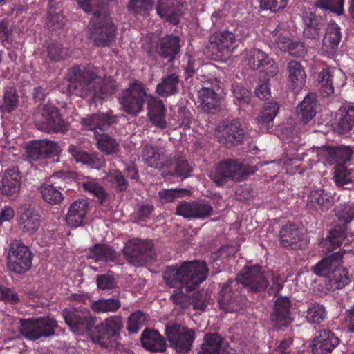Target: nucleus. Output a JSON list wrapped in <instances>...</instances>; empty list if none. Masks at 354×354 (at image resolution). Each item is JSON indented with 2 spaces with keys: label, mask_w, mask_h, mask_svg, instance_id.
Masks as SVG:
<instances>
[{
  "label": "nucleus",
  "mask_w": 354,
  "mask_h": 354,
  "mask_svg": "<svg viewBox=\"0 0 354 354\" xmlns=\"http://www.w3.org/2000/svg\"><path fill=\"white\" fill-rule=\"evenodd\" d=\"M19 104V96L15 87H4L0 100V113L3 115L10 114L17 109Z\"/></svg>",
  "instance_id": "nucleus-43"
},
{
  "label": "nucleus",
  "mask_w": 354,
  "mask_h": 354,
  "mask_svg": "<svg viewBox=\"0 0 354 354\" xmlns=\"http://www.w3.org/2000/svg\"><path fill=\"white\" fill-rule=\"evenodd\" d=\"M142 346L147 351L153 353H163L167 344L165 338L157 330L145 329L141 334Z\"/></svg>",
  "instance_id": "nucleus-36"
},
{
  "label": "nucleus",
  "mask_w": 354,
  "mask_h": 354,
  "mask_svg": "<svg viewBox=\"0 0 354 354\" xmlns=\"http://www.w3.org/2000/svg\"><path fill=\"white\" fill-rule=\"evenodd\" d=\"M344 0H316L314 5L316 8L329 10L341 16L344 13Z\"/></svg>",
  "instance_id": "nucleus-54"
},
{
  "label": "nucleus",
  "mask_w": 354,
  "mask_h": 354,
  "mask_svg": "<svg viewBox=\"0 0 354 354\" xmlns=\"http://www.w3.org/2000/svg\"><path fill=\"white\" fill-rule=\"evenodd\" d=\"M39 192L44 201L50 205L60 204L64 199L62 193L52 185L43 184L39 187Z\"/></svg>",
  "instance_id": "nucleus-48"
},
{
  "label": "nucleus",
  "mask_w": 354,
  "mask_h": 354,
  "mask_svg": "<svg viewBox=\"0 0 354 354\" xmlns=\"http://www.w3.org/2000/svg\"><path fill=\"white\" fill-rule=\"evenodd\" d=\"M48 57L52 61L59 62L67 57L62 46L57 42H51L47 46Z\"/></svg>",
  "instance_id": "nucleus-61"
},
{
  "label": "nucleus",
  "mask_w": 354,
  "mask_h": 354,
  "mask_svg": "<svg viewBox=\"0 0 354 354\" xmlns=\"http://www.w3.org/2000/svg\"><path fill=\"white\" fill-rule=\"evenodd\" d=\"M106 180L120 192H124L128 189V180L124 175L118 169L113 170L107 174Z\"/></svg>",
  "instance_id": "nucleus-56"
},
{
  "label": "nucleus",
  "mask_w": 354,
  "mask_h": 354,
  "mask_svg": "<svg viewBox=\"0 0 354 354\" xmlns=\"http://www.w3.org/2000/svg\"><path fill=\"white\" fill-rule=\"evenodd\" d=\"M169 160H172V165L169 167L174 166V168L169 171L171 176L181 178H186L190 176L192 167L183 157L176 154Z\"/></svg>",
  "instance_id": "nucleus-45"
},
{
  "label": "nucleus",
  "mask_w": 354,
  "mask_h": 354,
  "mask_svg": "<svg viewBox=\"0 0 354 354\" xmlns=\"http://www.w3.org/2000/svg\"><path fill=\"white\" fill-rule=\"evenodd\" d=\"M351 171L344 165L335 167L333 180L338 187H344L353 181Z\"/></svg>",
  "instance_id": "nucleus-57"
},
{
  "label": "nucleus",
  "mask_w": 354,
  "mask_h": 354,
  "mask_svg": "<svg viewBox=\"0 0 354 354\" xmlns=\"http://www.w3.org/2000/svg\"><path fill=\"white\" fill-rule=\"evenodd\" d=\"M291 302L288 297H279L274 301L271 322L274 328L281 330L292 323L290 313Z\"/></svg>",
  "instance_id": "nucleus-21"
},
{
  "label": "nucleus",
  "mask_w": 354,
  "mask_h": 354,
  "mask_svg": "<svg viewBox=\"0 0 354 354\" xmlns=\"http://www.w3.org/2000/svg\"><path fill=\"white\" fill-rule=\"evenodd\" d=\"M345 253V250L340 249L323 258L312 268L316 275L324 277L326 288L329 290L342 289L350 282L348 271L342 266Z\"/></svg>",
  "instance_id": "nucleus-4"
},
{
  "label": "nucleus",
  "mask_w": 354,
  "mask_h": 354,
  "mask_svg": "<svg viewBox=\"0 0 354 354\" xmlns=\"http://www.w3.org/2000/svg\"><path fill=\"white\" fill-rule=\"evenodd\" d=\"M334 204V198L330 193L324 189H315L310 192L306 206L310 209L327 211Z\"/></svg>",
  "instance_id": "nucleus-38"
},
{
  "label": "nucleus",
  "mask_w": 354,
  "mask_h": 354,
  "mask_svg": "<svg viewBox=\"0 0 354 354\" xmlns=\"http://www.w3.org/2000/svg\"><path fill=\"white\" fill-rule=\"evenodd\" d=\"M236 278L241 286L252 293L261 292L268 288L269 282L262 268L258 266L244 267Z\"/></svg>",
  "instance_id": "nucleus-16"
},
{
  "label": "nucleus",
  "mask_w": 354,
  "mask_h": 354,
  "mask_svg": "<svg viewBox=\"0 0 354 354\" xmlns=\"http://www.w3.org/2000/svg\"><path fill=\"white\" fill-rule=\"evenodd\" d=\"M209 48L215 49L221 55H229L238 45V39L234 33L227 30H219L209 37Z\"/></svg>",
  "instance_id": "nucleus-20"
},
{
  "label": "nucleus",
  "mask_w": 354,
  "mask_h": 354,
  "mask_svg": "<svg viewBox=\"0 0 354 354\" xmlns=\"http://www.w3.org/2000/svg\"><path fill=\"white\" fill-rule=\"evenodd\" d=\"M346 227L344 225H336L332 229L326 236L331 249H335L342 244L346 238Z\"/></svg>",
  "instance_id": "nucleus-53"
},
{
  "label": "nucleus",
  "mask_w": 354,
  "mask_h": 354,
  "mask_svg": "<svg viewBox=\"0 0 354 354\" xmlns=\"http://www.w3.org/2000/svg\"><path fill=\"white\" fill-rule=\"evenodd\" d=\"M82 186L84 191L88 192L97 198L101 205L104 203L109 196L103 186L95 179L88 178L82 183Z\"/></svg>",
  "instance_id": "nucleus-47"
},
{
  "label": "nucleus",
  "mask_w": 354,
  "mask_h": 354,
  "mask_svg": "<svg viewBox=\"0 0 354 354\" xmlns=\"http://www.w3.org/2000/svg\"><path fill=\"white\" fill-rule=\"evenodd\" d=\"M345 81L346 77L342 71L336 68L323 69L319 74L321 91L327 97L334 93L335 86L341 87L345 84Z\"/></svg>",
  "instance_id": "nucleus-22"
},
{
  "label": "nucleus",
  "mask_w": 354,
  "mask_h": 354,
  "mask_svg": "<svg viewBox=\"0 0 354 354\" xmlns=\"http://www.w3.org/2000/svg\"><path fill=\"white\" fill-rule=\"evenodd\" d=\"M65 24L64 17L59 13H54L53 10L48 11L46 24L51 30H56L63 28Z\"/></svg>",
  "instance_id": "nucleus-64"
},
{
  "label": "nucleus",
  "mask_w": 354,
  "mask_h": 354,
  "mask_svg": "<svg viewBox=\"0 0 354 354\" xmlns=\"http://www.w3.org/2000/svg\"><path fill=\"white\" fill-rule=\"evenodd\" d=\"M180 49V37L173 34L166 35L161 37L156 45V52L161 58L167 59L168 62L175 59Z\"/></svg>",
  "instance_id": "nucleus-31"
},
{
  "label": "nucleus",
  "mask_w": 354,
  "mask_h": 354,
  "mask_svg": "<svg viewBox=\"0 0 354 354\" xmlns=\"http://www.w3.org/2000/svg\"><path fill=\"white\" fill-rule=\"evenodd\" d=\"M33 254L21 240H14L10 245L8 268L17 274L28 272L32 267Z\"/></svg>",
  "instance_id": "nucleus-12"
},
{
  "label": "nucleus",
  "mask_w": 354,
  "mask_h": 354,
  "mask_svg": "<svg viewBox=\"0 0 354 354\" xmlns=\"http://www.w3.org/2000/svg\"><path fill=\"white\" fill-rule=\"evenodd\" d=\"M326 315L327 313L323 305L313 303L308 306L306 318L310 323L319 324L326 319Z\"/></svg>",
  "instance_id": "nucleus-52"
},
{
  "label": "nucleus",
  "mask_w": 354,
  "mask_h": 354,
  "mask_svg": "<svg viewBox=\"0 0 354 354\" xmlns=\"http://www.w3.org/2000/svg\"><path fill=\"white\" fill-rule=\"evenodd\" d=\"M165 335L171 346L174 348L178 353H187L192 346L196 338L193 329L169 322L165 326Z\"/></svg>",
  "instance_id": "nucleus-14"
},
{
  "label": "nucleus",
  "mask_w": 354,
  "mask_h": 354,
  "mask_svg": "<svg viewBox=\"0 0 354 354\" xmlns=\"http://www.w3.org/2000/svg\"><path fill=\"white\" fill-rule=\"evenodd\" d=\"M183 288L176 289L170 296V300L172 301L174 308L180 313H184L192 306L191 295L185 293Z\"/></svg>",
  "instance_id": "nucleus-49"
},
{
  "label": "nucleus",
  "mask_w": 354,
  "mask_h": 354,
  "mask_svg": "<svg viewBox=\"0 0 354 354\" xmlns=\"http://www.w3.org/2000/svg\"><path fill=\"white\" fill-rule=\"evenodd\" d=\"M19 331L28 340L35 341L41 337H48L55 335L58 328L57 322L50 317L39 318L20 319Z\"/></svg>",
  "instance_id": "nucleus-8"
},
{
  "label": "nucleus",
  "mask_w": 354,
  "mask_h": 354,
  "mask_svg": "<svg viewBox=\"0 0 354 354\" xmlns=\"http://www.w3.org/2000/svg\"><path fill=\"white\" fill-rule=\"evenodd\" d=\"M339 339L329 330L319 331L313 340L311 349L313 354H328L339 344Z\"/></svg>",
  "instance_id": "nucleus-33"
},
{
  "label": "nucleus",
  "mask_w": 354,
  "mask_h": 354,
  "mask_svg": "<svg viewBox=\"0 0 354 354\" xmlns=\"http://www.w3.org/2000/svg\"><path fill=\"white\" fill-rule=\"evenodd\" d=\"M180 77L176 73H167L156 85V93L160 97H167L179 92Z\"/></svg>",
  "instance_id": "nucleus-40"
},
{
  "label": "nucleus",
  "mask_w": 354,
  "mask_h": 354,
  "mask_svg": "<svg viewBox=\"0 0 354 354\" xmlns=\"http://www.w3.org/2000/svg\"><path fill=\"white\" fill-rule=\"evenodd\" d=\"M99 72L92 64L73 66L68 73V90L77 96L95 101L112 96L118 88L116 81L111 77L102 79Z\"/></svg>",
  "instance_id": "nucleus-1"
},
{
  "label": "nucleus",
  "mask_w": 354,
  "mask_h": 354,
  "mask_svg": "<svg viewBox=\"0 0 354 354\" xmlns=\"http://www.w3.org/2000/svg\"><path fill=\"white\" fill-rule=\"evenodd\" d=\"M122 252L129 263L142 266L149 259L156 258L154 245L151 240L133 239L129 240L124 247Z\"/></svg>",
  "instance_id": "nucleus-11"
},
{
  "label": "nucleus",
  "mask_w": 354,
  "mask_h": 354,
  "mask_svg": "<svg viewBox=\"0 0 354 354\" xmlns=\"http://www.w3.org/2000/svg\"><path fill=\"white\" fill-rule=\"evenodd\" d=\"M183 0H159L156 6L158 15L171 24L177 25L183 13Z\"/></svg>",
  "instance_id": "nucleus-28"
},
{
  "label": "nucleus",
  "mask_w": 354,
  "mask_h": 354,
  "mask_svg": "<svg viewBox=\"0 0 354 354\" xmlns=\"http://www.w3.org/2000/svg\"><path fill=\"white\" fill-rule=\"evenodd\" d=\"M287 70L290 86L295 92H298L306 84V74L304 67L297 61H290L288 63Z\"/></svg>",
  "instance_id": "nucleus-39"
},
{
  "label": "nucleus",
  "mask_w": 354,
  "mask_h": 354,
  "mask_svg": "<svg viewBox=\"0 0 354 354\" xmlns=\"http://www.w3.org/2000/svg\"><path fill=\"white\" fill-rule=\"evenodd\" d=\"M62 315L70 329L77 335L90 332L95 325L94 318L86 308H66Z\"/></svg>",
  "instance_id": "nucleus-13"
},
{
  "label": "nucleus",
  "mask_w": 354,
  "mask_h": 354,
  "mask_svg": "<svg viewBox=\"0 0 354 354\" xmlns=\"http://www.w3.org/2000/svg\"><path fill=\"white\" fill-rule=\"evenodd\" d=\"M18 225L25 234L32 235L35 233L41 225V216L31 206H24L18 212Z\"/></svg>",
  "instance_id": "nucleus-26"
},
{
  "label": "nucleus",
  "mask_w": 354,
  "mask_h": 354,
  "mask_svg": "<svg viewBox=\"0 0 354 354\" xmlns=\"http://www.w3.org/2000/svg\"><path fill=\"white\" fill-rule=\"evenodd\" d=\"M232 92L237 102L240 104H248L250 102V91L239 84L232 86Z\"/></svg>",
  "instance_id": "nucleus-63"
},
{
  "label": "nucleus",
  "mask_w": 354,
  "mask_h": 354,
  "mask_svg": "<svg viewBox=\"0 0 354 354\" xmlns=\"http://www.w3.org/2000/svg\"><path fill=\"white\" fill-rule=\"evenodd\" d=\"M33 120L37 129L48 133H63L68 130L59 109L53 104L39 106L33 113Z\"/></svg>",
  "instance_id": "nucleus-7"
},
{
  "label": "nucleus",
  "mask_w": 354,
  "mask_h": 354,
  "mask_svg": "<svg viewBox=\"0 0 354 354\" xmlns=\"http://www.w3.org/2000/svg\"><path fill=\"white\" fill-rule=\"evenodd\" d=\"M147 106L151 123L160 129H167L169 127L166 120L167 109L162 100L157 97L150 96Z\"/></svg>",
  "instance_id": "nucleus-30"
},
{
  "label": "nucleus",
  "mask_w": 354,
  "mask_h": 354,
  "mask_svg": "<svg viewBox=\"0 0 354 354\" xmlns=\"http://www.w3.org/2000/svg\"><path fill=\"white\" fill-rule=\"evenodd\" d=\"M59 151L56 142L38 140L31 142L26 147V156L30 161H40L57 155Z\"/></svg>",
  "instance_id": "nucleus-18"
},
{
  "label": "nucleus",
  "mask_w": 354,
  "mask_h": 354,
  "mask_svg": "<svg viewBox=\"0 0 354 354\" xmlns=\"http://www.w3.org/2000/svg\"><path fill=\"white\" fill-rule=\"evenodd\" d=\"M335 214L346 225L354 220V203L339 204L335 208Z\"/></svg>",
  "instance_id": "nucleus-55"
},
{
  "label": "nucleus",
  "mask_w": 354,
  "mask_h": 354,
  "mask_svg": "<svg viewBox=\"0 0 354 354\" xmlns=\"http://www.w3.org/2000/svg\"><path fill=\"white\" fill-rule=\"evenodd\" d=\"M153 0H130L127 9L134 14H140L142 11H147L152 8Z\"/></svg>",
  "instance_id": "nucleus-62"
},
{
  "label": "nucleus",
  "mask_w": 354,
  "mask_h": 354,
  "mask_svg": "<svg viewBox=\"0 0 354 354\" xmlns=\"http://www.w3.org/2000/svg\"><path fill=\"white\" fill-rule=\"evenodd\" d=\"M334 130L339 134L349 132L354 127V106L346 104L338 110Z\"/></svg>",
  "instance_id": "nucleus-35"
},
{
  "label": "nucleus",
  "mask_w": 354,
  "mask_h": 354,
  "mask_svg": "<svg viewBox=\"0 0 354 354\" xmlns=\"http://www.w3.org/2000/svg\"><path fill=\"white\" fill-rule=\"evenodd\" d=\"M77 1L79 6L85 12L91 13L93 15L106 10V7L102 5L103 0H77Z\"/></svg>",
  "instance_id": "nucleus-60"
},
{
  "label": "nucleus",
  "mask_w": 354,
  "mask_h": 354,
  "mask_svg": "<svg viewBox=\"0 0 354 354\" xmlns=\"http://www.w3.org/2000/svg\"><path fill=\"white\" fill-rule=\"evenodd\" d=\"M117 121V115L112 111H109L87 115L81 118L80 123L82 130L93 132L97 149L104 155L110 156L119 151L120 144L115 138L104 131L116 124Z\"/></svg>",
  "instance_id": "nucleus-3"
},
{
  "label": "nucleus",
  "mask_w": 354,
  "mask_h": 354,
  "mask_svg": "<svg viewBox=\"0 0 354 354\" xmlns=\"http://www.w3.org/2000/svg\"><path fill=\"white\" fill-rule=\"evenodd\" d=\"M147 322V315L140 310L132 313L128 319L127 329L130 333H136Z\"/></svg>",
  "instance_id": "nucleus-59"
},
{
  "label": "nucleus",
  "mask_w": 354,
  "mask_h": 354,
  "mask_svg": "<svg viewBox=\"0 0 354 354\" xmlns=\"http://www.w3.org/2000/svg\"><path fill=\"white\" fill-rule=\"evenodd\" d=\"M197 354H230L228 343L217 333H205Z\"/></svg>",
  "instance_id": "nucleus-24"
},
{
  "label": "nucleus",
  "mask_w": 354,
  "mask_h": 354,
  "mask_svg": "<svg viewBox=\"0 0 354 354\" xmlns=\"http://www.w3.org/2000/svg\"><path fill=\"white\" fill-rule=\"evenodd\" d=\"M319 156L325 159L330 165H335V167L350 160L353 150L346 146H322L318 151Z\"/></svg>",
  "instance_id": "nucleus-27"
},
{
  "label": "nucleus",
  "mask_w": 354,
  "mask_h": 354,
  "mask_svg": "<svg viewBox=\"0 0 354 354\" xmlns=\"http://www.w3.org/2000/svg\"><path fill=\"white\" fill-rule=\"evenodd\" d=\"M303 36L310 40L317 41L320 38L321 31L324 26L323 17L309 12L304 13L302 17Z\"/></svg>",
  "instance_id": "nucleus-32"
},
{
  "label": "nucleus",
  "mask_w": 354,
  "mask_h": 354,
  "mask_svg": "<svg viewBox=\"0 0 354 354\" xmlns=\"http://www.w3.org/2000/svg\"><path fill=\"white\" fill-rule=\"evenodd\" d=\"M218 304L225 313H236L246 304L247 298L242 293V286L237 279H230L221 286Z\"/></svg>",
  "instance_id": "nucleus-9"
},
{
  "label": "nucleus",
  "mask_w": 354,
  "mask_h": 354,
  "mask_svg": "<svg viewBox=\"0 0 354 354\" xmlns=\"http://www.w3.org/2000/svg\"><path fill=\"white\" fill-rule=\"evenodd\" d=\"M341 39V28L335 22L330 21L327 25L322 39V52L328 57L333 55L338 48Z\"/></svg>",
  "instance_id": "nucleus-34"
},
{
  "label": "nucleus",
  "mask_w": 354,
  "mask_h": 354,
  "mask_svg": "<svg viewBox=\"0 0 354 354\" xmlns=\"http://www.w3.org/2000/svg\"><path fill=\"white\" fill-rule=\"evenodd\" d=\"M167 150L165 147H155L151 144H146L142 149V158L143 161L149 167L162 169L165 167H170L172 160L165 159Z\"/></svg>",
  "instance_id": "nucleus-25"
},
{
  "label": "nucleus",
  "mask_w": 354,
  "mask_h": 354,
  "mask_svg": "<svg viewBox=\"0 0 354 354\" xmlns=\"http://www.w3.org/2000/svg\"><path fill=\"white\" fill-rule=\"evenodd\" d=\"M198 93L200 106L204 112L213 114L219 110L220 99L212 88L203 86Z\"/></svg>",
  "instance_id": "nucleus-41"
},
{
  "label": "nucleus",
  "mask_w": 354,
  "mask_h": 354,
  "mask_svg": "<svg viewBox=\"0 0 354 354\" xmlns=\"http://www.w3.org/2000/svg\"><path fill=\"white\" fill-rule=\"evenodd\" d=\"M21 176L19 168L13 167L5 171L1 179L0 193L11 200H15L21 188Z\"/></svg>",
  "instance_id": "nucleus-29"
},
{
  "label": "nucleus",
  "mask_w": 354,
  "mask_h": 354,
  "mask_svg": "<svg viewBox=\"0 0 354 354\" xmlns=\"http://www.w3.org/2000/svg\"><path fill=\"white\" fill-rule=\"evenodd\" d=\"M211 301V295L207 290H198L191 295V306L194 310L205 311Z\"/></svg>",
  "instance_id": "nucleus-50"
},
{
  "label": "nucleus",
  "mask_w": 354,
  "mask_h": 354,
  "mask_svg": "<svg viewBox=\"0 0 354 354\" xmlns=\"http://www.w3.org/2000/svg\"><path fill=\"white\" fill-rule=\"evenodd\" d=\"M317 106V97L315 94L310 93L297 106V112L299 120L307 124L315 115Z\"/></svg>",
  "instance_id": "nucleus-44"
},
{
  "label": "nucleus",
  "mask_w": 354,
  "mask_h": 354,
  "mask_svg": "<svg viewBox=\"0 0 354 354\" xmlns=\"http://www.w3.org/2000/svg\"><path fill=\"white\" fill-rule=\"evenodd\" d=\"M96 283L97 288L102 290L117 289V292L119 293L118 281L110 273L97 275L96 277Z\"/></svg>",
  "instance_id": "nucleus-58"
},
{
  "label": "nucleus",
  "mask_w": 354,
  "mask_h": 354,
  "mask_svg": "<svg viewBox=\"0 0 354 354\" xmlns=\"http://www.w3.org/2000/svg\"><path fill=\"white\" fill-rule=\"evenodd\" d=\"M191 191L184 188L165 189L159 191L158 197L161 203L174 202L178 198L189 196Z\"/></svg>",
  "instance_id": "nucleus-51"
},
{
  "label": "nucleus",
  "mask_w": 354,
  "mask_h": 354,
  "mask_svg": "<svg viewBox=\"0 0 354 354\" xmlns=\"http://www.w3.org/2000/svg\"><path fill=\"white\" fill-rule=\"evenodd\" d=\"M257 170V166L245 165L236 159H226L216 165L210 178L216 185L222 186L230 180H244L248 175L254 174Z\"/></svg>",
  "instance_id": "nucleus-5"
},
{
  "label": "nucleus",
  "mask_w": 354,
  "mask_h": 354,
  "mask_svg": "<svg viewBox=\"0 0 354 354\" xmlns=\"http://www.w3.org/2000/svg\"><path fill=\"white\" fill-rule=\"evenodd\" d=\"M147 97V93L143 84L135 81L122 91L119 97V102L125 113L137 116L143 111Z\"/></svg>",
  "instance_id": "nucleus-10"
},
{
  "label": "nucleus",
  "mask_w": 354,
  "mask_h": 354,
  "mask_svg": "<svg viewBox=\"0 0 354 354\" xmlns=\"http://www.w3.org/2000/svg\"><path fill=\"white\" fill-rule=\"evenodd\" d=\"M122 326L121 317H109L94 328L92 333V339L95 343L102 347L112 346L113 342L119 336Z\"/></svg>",
  "instance_id": "nucleus-15"
},
{
  "label": "nucleus",
  "mask_w": 354,
  "mask_h": 354,
  "mask_svg": "<svg viewBox=\"0 0 354 354\" xmlns=\"http://www.w3.org/2000/svg\"><path fill=\"white\" fill-rule=\"evenodd\" d=\"M280 243L284 248L301 249L307 244L304 234L295 223H288L279 232Z\"/></svg>",
  "instance_id": "nucleus-23"
},
{
  "label": "nucleus",
  "mask_w": 354,
  "mask_h": 354,
  "mask_svg": "<svg viewBox=\"0 0 354 354\" xmlns=\"http://www.w3.org/2000/svg\"><path fill=\"white\" fill-rule=\"evenodd\" d=\"M119 254L108 244L96 243L88 249L87 257L95 262H115Z\"/></svg>",
  "instance_id": "nucleus-42"
},
{
  "label": "nucleus",
  "mask_w": 354,
  "mask_h": 354,
  "mask_svg": "<svg viewBox=\"0 0 354 354\" xmlns=\"http://www.w3.org/2000/svg\"><path fill=\"white\" fill-rule=\"evenodd\" d=\"M208 273L209 268L205 262L190 261H184L180 266H167L162 278L167 287L185 288L186 291L190 292L207 279Z\"/></svg>",
  "instance_id": "nucleus-2"
},
{
  "label": "nucleus",
  "mask_w": 354,
  "mask_h": 354,
  "mask_svg": "<svg viewBox=\"0 0 354 354\" xmlns=\"http://www.w3.org/2000/svg\"><path fill=\"white\" fill-rule=\"evenodd\" d=\"M215 136L221 144L231 147L241 144L245 133L241 123L233 120L223 121L219 124L216 129Z\"/></svg>",
  "instance_id": "nucleus-17"
},
{
  "label": "nucleus",
  "mask_w": 354,
  "mask_h": 354,
  "mask_svg": "<svg viewBox=\"0 0 354 354\" xmlns=\"http://www.w3.org/2000/svg\"><path fill=\"white\" fill-rule=\"evenodd\" d=\"M87 28L89 39L96 46H109L115 40L117 28L106 10L93 15Z\"/></svg>",
  "instance_id": "nucleus-6"
},
{
  "label": "nucleus",
  "mask_w": 354,
  "mask_h": 354,
  "mask_svg": "<svg viewBox=\"0 0 354 354\" xmlns=\"http://www.w3.org/2000/svg\"><path fill=\"white\" fill-rule=\"evenodd\" d=\"M246 62L252 70L260 69L270 76L278 73V66L274 60L260 49H252L246 57Z\"/></svg>",
  "instance_id": "nucleus-19"
},
{
  "label": "nucleus",
  "mask_w": 354,
  "mask_h": 354,
  "mask_svg": "<svg viewBox=\"0 0 354 354\" xmlns=\"http://www.w3.org/2000/svg\"><path fill=\"white\" fill-rule=\"evenodd\" d=\"M121 306V302L118 298H101L91 304L92 310L96 313H114L116 312Z\"/></svg>",
  "instance_id": "nucleus-46"
},
{
  "label": "nucleus",
  "mask_w": 354,
  "mask_h": 354,
  "mask_svg": "<svg viewBox=\"0 0 354 354\" xmlns=\"http://www.w3.org/2000/svg\"><path fill=\"white\" fill-rule=\"evenodd\" d=\"M88 202L85 199L75 201L69 207L66 220L71 227L80 226L88 212Z\"/></svg>",
  "instance_id": "nucleus-37"
}]
</instances>
